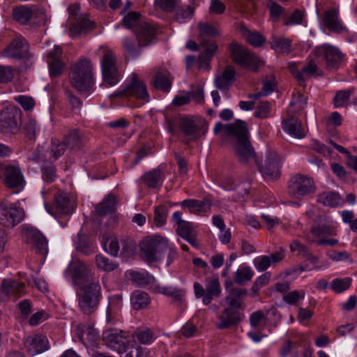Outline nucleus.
<instances>
[{
    "mask_svg": "<svg viewBox=\"0 0 357 357\" xmlns=\"http://www.w3.org/2000/svg\"><path fill=\"white\" fill-rule=\"evenodd\" d=\"M96 264L98 268L105 272L112 271L118 267L116 263L113 262L102 255H96Z\"/></svg>",
    "mask_w": 357,
    "mask_h": 357,
    "instance_id": "nucleus-51",
    "label": "nucleus"
},
{
    "mask_svg": "<svg viewBox=\"0 0 357 357\" xmlns=\"http://www.w3.org/2000/svg\"><path fill=\"white\" fill-rule=\"evenodd\" d=\"M116 209V198L112 195H107L105 199L96 206V212L104 215L113 213Z\"/></svg>",
    "mask_w": 357,
    "mask_h": 357,
    "instance_id": "nucleus-41",
    "label": "nucleus"
},
{
    "mask_svg": "<svg viewBox=\"0 0 357 357\" xmlns=\"http://www.w3.org/2000/svg\"><path fill=\"white\" fill-rule=\"evenodd\" d=\"M62 50L59 47H55L47 54V63L50 75L51 77H56L61 75L64 64L61 60Z\"/></svg>",
    "mask_w": 357,
    "mask_h": 357,
    "instance_id": "nucleus-24",
    "label": "nucleus"
},
{
    "mask_svg": "<svg viewBox=\"0 0 357 357\" xmlns=\"http://www.w3.org/2000/svg\"><path fill=\"white\" fill-rule=\"evenodd\" d=\"M259 172L264 179L274 181L278 179L281 174V160L279 155L273 151H268L265 159L256 163Z\"/></svg>",
    "mask_w": 357,
    "mask_h": 357,
    "instance_id": "nucleus-13",
    "label": "nucleus"
},
{
    "mask_svg": "<svg viewBox=\"0 0 357 357\" xmlns=\"http://www.w3.org/2000/svg\"><path fill=\"white\" fill-rule=\"evenodd\" d=\"M25 284L17 280L4 279L0 286V301H8L10 298L15 299L24 294Z\"/></svg>",
    "mask_w": 357,
    "mask_h": 357,
    "instance_id": "nucleus-19",
    "label": "nucleus"
},
{
    "mask_svg": "<svg viewBox=\"0 0 357 357\" xmlns=\"http://www.w3.org/2000/svg\"><path fill=\"white\" fill-rule=\"evenodd\" d=\"M271 259L270 257H268V256L261 255L254 259L253 264L257 271L263 272L271 265Z\"/></svg>",
    "mask_w": 357,
    "mask_h": 357,
    "instance_id": "nucleus-64",
    "label": "nucleus"
},
{
    "mask_svg": "<svg viewBox=\"0 0 357 357\" xmlns=\"http://www.w3.org/2000/svg\"><path fill=\"white\" fill-rule=\"evenodd\" d=\"M245 125V123L241 120H238L235 123L229 125H223L222 123L219 122L215 123L213 132L216 135L223 130L227 136L234 137L235 136V133H230L229 128L231 126H234L236 128L237 127H243Z\"/></svg>",
    "mask_w": 357,
    "mask_h": 357,
    "instance_id": "nucleus-60",
    "label": "nucleus"
},
{
    "mask_svg": "<svg viewBox=\"0 0 357 357\" xmlns=\"http://www.w3.org/2000/svg\"><path fill=\"white\" fill-rule=\"evenodd\" d=\"M94 24L89 19L83 18L79 20L76 24L70 31V34L72 38H75L76 33H81L86 32L94 28Z\"/></svg>",
    "mask_w": 357,
    "mask_h": 357,
    "instance_id": "nucleus-49",
    "label": "nucleus"
},
{
    "mask_svg": "<svg viewBox=\"0 0 357 357\" xmlns=\"http://www.w3.org/2000/svg\"><path fill=\"white\" fill-rule=\"evenodd\" d=\"M70 80L80 94L88 96L93 91L91 62L84 59L75 63L70 73Z\"/></svg>",
    "mask_w": 357,
    "mask_h": 357,
    "instance_id": "nucleus-3",
    "label": "nucleus"
},
{
    "mask_svg": "<svg viewBox=\"0 0 357 357\" xmlns=\"http://www.w3.org/2000/svg\"><path fill=\"white\" fill-rule=\"evenodd\" d=\"M167 130L171 134H174L175 127L178 126L180 131L185 137L183 139L186 144L190 142L197 140L204 134L207 129V125H199L192 118L187 116H182L178 119L171 120L167 119Z\"/></svg>",
    "mask_w": 357,
    "mask_h": 357,
    "instance_id": "nucleus-5",
    "label": "nucleus"
},
{
    "mask_svg": "<svg viewBox=\"0 0 357 357\" xmlns=\"http://www.w3.org/2000/svg\"><path fill=\"white\" fill-rule=\"evenodd\" d=\"M229 52L233 61L244 68L256 72L264 66V62L254 53L237 43L230 45Z\"/></svg>",
    "mask_w": 357,
    "mask_h": 357,
    "instance_id": "nucleus-10",
    "label": "nucleus"
},
{
    "mask_svg": "<svg viewBox=\"0 0 357 357\" xmlns=\"http://www.w3.org/2000/svg\"><path fill=\"white\" fill-rule=\"evenodd\" d=\"M235 75L234 68L231 66H227L220 75L215 77L214 79L215 86L221 91L229 89L235 81Z\"/></svg>",
    "mask_w": 357,
    "mask_h": 357,
    "instance_id": "nucleus-27",
    "label": "nucleus"
},
{
    "mask_svg": "<svg viewBox=\"0 0 357 357\" xmlns=\"http://www.w3.org/2000/svg\"><path fill=\"white\" fill-rule=\"evenodd\" d=\"M323 24L331 32L337 34H348V29L340 18L338 9L331 8L326 10L322 17Z\"/></svg>",
    "mask_w": 357,
    "mask_h": 357,
    "instance_id": "nucleus-18",
    "label": "nucleus"
},
{
    "mask_svg": "<svg viewBox=\"0 0 357 357\" xmlns=\"http://www.w3.org/2000/svg\"><path fill=\"white\" fill-rule=\"evenodd\" d=\"M305 19V10L296 8L291 13H285L282 17V22L285 26H296L303 24Z\"/></svg>",
    "mask_w": 357,
    "mask_h": 357,
    "instance_id": "nucleus-36",
    "label": "nucleus"
},
{
    "mask_svg": "<svg viewBox=\"0 0 357 357\" xmlns=\"http://www.w3.org/2000/svg\"><path fill=\"white\" fill-rule=\"evenodd\" d=\"M143 180L145 184L151 188H160L162 185L163 179L162 178L161 171L153 169L143 176Z\"/></svg>",
    "mask_w": 357,
    "mask_h": 357,
    "instance_id": "nucleus-44",
    "label": "nucleus"
},
{
    "mask_svg": "<svg viewBox=\"0 0 357 357\" xmlns=\"http://www.w3.org/2000/svg\"><path fill=\"white\" fill-rule=\"evenodd\" d=\"M100 300V286L97 281H91L82 288L78 296L79 307L85 314L93 313Z\"/></svg>",
    "mask_w": 357,
    "mask_h": 357,
    "instance_id": "nucleus-9",
    "label": "nucleus"
},
{
    "mask_svg": "<svg viewBox=\"0 0 357 357\" xmlns=\"http://www.w3.org/2000/svg\"><path fill=\"white\" fill-rule=\"evenodd\" d=\"M140 14L137 12L128 13L123 19V24L128 29H136L143 22L140 20Z\"/></svg>",
    "mask_w": 357,
    "mask_h": 357,
    "instance_id": "nucleus-55",
    "label": "nucleus"
},
{
    "mask_svg": "<svg viewBox=\"0 0 357 357\" xmlns=\"http://www.w3.org/2000/svg\"><path fill=\"white\" fill-rule=\"evenodd\" d=\"M307 105V98L303 94L299 93L294 94L289 103L291 107H294V112H300L303 110Z\"/></svg>",
    "mask_w": 357,
    "mask_h": 357,
    "instance_id": "nucleus-61",
    "label": "nucleus"
},
{
    "mask_svg": "<svg viewBox=\"0 0 357 357\" xmlns=\"http://www.w3.org/2000/svg\"><path fill=\"white\" fill-rule=\"evenodd\" d=\"M202 45L204 50L199 54V61L201 64L208 65L217 51L218 46L214 42L206 41L204 38L202 39Z\"/></svg>",
    "mask_w": 357,
    "mask_h": 357,
    "instance_id": "nucleus-39",
    "label": "nucleus"
},
{
    "mask_svg": "<svg viewBox=\"0 0 357 357\" xmlns=\"http://www.w3.org/2000/svg\"><path fill=\"white\" fill-rule=\"evenodd\" d=\"M130 280L138 285L144 286L153 282L154 277L146 271L130 270L128 271Z\"/></svg>",
    "mask_w": 357,
    "mask_h": 357,
    "instance_id": "nucleus-43",
    "label": "nucleus"
},
{
    "mask_svg": "<svg viewBox=\"0 0 357 357\" xmlns=\"http://www.w3.org/2000/svg\"><path fill=\"white\" fill-rule=\"evenodd\" d=\"M155 338V333L149 328L139 329L132 335L133 342L141 344H151Z\"/></svg>",
    "mask_w": 357,
    "mask_h": 357,
    "instance_id": "nucleus-38",
    "label": "nucleus"
},
{
    "mask_svg": "<svg viewBox=\"0 0 357 357\" xmlns=\"http://www.w3.org/2000/svg\"><path fill=\"white\" fill-rule=\"evenodd\" d=\"M121 250L120 256L123 257H129L132 256L136 250V243L132 238H126L121 242Z\"/></svg>",
    "mask_w": 357,
    "mask_h": 357,
    "instance_id": "nucleus-57",
    "label": "nucleus"
},
{
    "mask_svg": "<svg viewBox=\"0 0 357 357\" xmlns=\"http://www.w3.org/2000/svg\"><path fill=\"white\" fill-rule=\"evenodd\" d=\"M230 133H235L233 137V148L238 160L244 165L258 162V158L248 137L246 124L243 127L229 128Z\"/></svg>",
    "mask_w": 357,
    "mask_h": 357,
    "instance_id": "nucleus-2",
    "label": "nucleus"
},
{
    "mask_svg": "<svg viewBox=\"0 0 357 357\" xmlns=\"http://www.w3.org/2000/svg\"><path fill=\"white\" fill-rule=\"evenodd\" d=\"M54 207L61 213H68L70 211L68 197L66 195H57L55 197Z\"/></svg>",
    "mask_w": 357,
    "mask_h": 357,
    "instance_id": "nucleus-59",
    "label": "nucleus"
},
{
    "mask_svg": "<svg viewBox=\"0 0 357 357\" xmlns=\"http://www.w3.org/2000/svg\"><path fill=\"white\" fill-rule=\"evenodd\" d=\"M254 275L251 268L247 265H241L234 273V281L236 284H243L250 281Z\"/></svg>",
    "mask_w": 357,
    "mask_h": 357,
    "instance_id": "nucleus-42",
    "label": "nucleus"
},
{
    "mask_svg": "<svg viewBox=\"0 0 357 357\" xmlns=\"http://www.w3.org/2000/svg\"><path fill=\"white\" fill-rule=\"evenodd\" d=\"M351 278H335L330 284L331 289L337 294H340L348 289L351 284Z\"/></svg>",
    "mask_w": 357,
    "mask_h": 357,
    "instance_id": "nucleus-52",
    "label": "nucleus"
},
{
    "mask_svg": "<svg viewBox=\"0 0 357 357\" xmlns=\"http://www.w3.org/2000/svg\"><path fill=\"white\" fill-rule=\"evenodd\" d=\"M169 247V240L160 235L154 234L144 237L139 243V255L149 264L160 262Z\"/></svg>",
    "mask_w": 357,
    "mask_h": 357,
    "instance_id": "nucleus-4",
    "label": "nucleus"
},
{
    "mask_svg": "<svg viewBox=\"0 0 357 357\" xmlns=\"http://www.w3.org/2000/svg\"><path fill=\"white\" fill-rule=\"evenodd\" d=\"M123 306V298L121 294H114L109 297L107 309V321L114 324L119 319Z\"/></svg>",
    "mask_w": 357,
    "mask_h": 357,
    "instance_id": "nucleus-25",
    "label": "nucleus"
},
{
    "mask_svg": "<svg viewBox=\"0 0 357 357\" xmlns=\"http://www.w3.org/2000/svg\"><path fill=\"white\" fill-rule=\"evenodd\" d=\"M24 218V210L19 203L0 202V225L13 228L22 222Z\"/></svg>",
    "mask_w": 357,
    "mask_h": 357,
    "instance_id": "nucleus-12",
    "label": "nucleus"
},
{
    "mask_svg": "<svg viewBox=\"0 0 357 357\" xmlns=\"http://www.w3.org/2000/svg\"><path fill=\"white\" fill-rule=\"evenodd\" d=\"M317 202L325 206L337 207L342 202L338 193L332 191H325L320 193Z\"/></svg>",
    "mask_w": 357,
    "mask_h": 357,
    "instance_id": "nucleus-37",
    "label": "nucleus"
},
{
    "mask_svg": "<svg viewBox=\"0 0 357 357\" xmlns=\"http://www.w3.org/2000/svg\"><path fill=\"white\" fill-rule=\"evenodd\" d=\"M153 291L155 294H163L166 296L172 298L175 301L183 302L185 297V291L172 286L155 285Z\"/></svg>",
    "mask_w": 357,
    "mask_h": 357,
    "instance_id": "nucleus-32",
    "label": "nucleus"
},
{
    "mask_svg": "<svg viewBox=\"0 0 357 357\" xmlns=\"http://www.w3.org/2000/svg\"><path fill=\"white\" fill-rule=\"evenodd\" d=\"M40 126L35 119L29 117L24 122V130L27 137L30 139L36 137L37 132L40 131Z\"/></svg>",
    "mask_w": 357,
    "mask_h": 357,
    "instance_id": "nucleus-56",
    "label": "nucleus"
},
{
    "mask_svg": "<svg viewBox=\"0 0 357 357\" xmlns=\"http://www.w3.org/2000/svg\"><path fill=\"white\" fill-rule=\"evenodd\" d=\"M181 207L187 208L190 213L200 215L206 213L211 209V202L208 199L202 200L189 199H185L180 203Z\"/></svg>",
    "mask_w": 357,
    "mask_h": 357,
    "instance_id": "nucleus-26",
    "label": "nucleus"
},
{
    "mask_svg": "<svg viewBox=\"0 0 357 357\" xmlns=\"http://www.w3.org/2000/svg\"><path fill=\"white\" fill-rule=\"evenodd\" d=\"M199 37L201 43H202V39L204 38L206 41H209L206 37H214L218 35V30L211 24L207 23H199Z\"/></svg>",
    "mask_w": 357,
    "mask_h": 357,
    "instance_id": "nucleus-58",
    "label": "nucleus"
},
{
    "mask_svg": "<svg viewBox=\"0 0 357 357\" xmlns=\"http://www.w3.org/2000/svg\"><path fill=\"white\" fill-rule=\"evenodd\" d=\"M217 327L220 329L227 328L241 321L240 312L231 308L226 307L219 315Z\"/></svg>",
    "mask_w": 357,
    "mask_h": 357,
    "instance_id": "nucleus-30",
    "label": "nucleus"
},
{
    "mask_svg": "<svg viewBox=\"0 0 357 357\" xmlns=\"http://www.w3.org/2000/svg\"><path fill=\"white\" fill-rule=\"evenodd\" d=\"M354 89L350 88L347 90H341L337 91L334 98L333 103L335 107H343L348 105L351 94H353Z\"/></svg>",
    "mask_w": 357,
    "mask_h": 357,
    "instance_id": "nucleus-45",
    "label": "nucleus"
},
{
    "mask_svg": "<svg viewBox=\"0 0 357 357\" xmlns=\"http://www.w3.org/2000/svg\"><path fill=\"white\" fill-rule=\"evenodd\" d=\"M247 295L245 289L242 288H234L230 291L228 296L225 298V301L228 305V308L238 310L243 303L242 298Z\"/></svg>",
    "mask_w": 357,
    "mask_h": 357,
    "instance_id": "nucleus-34",
    "label": "nucleus"
},
{
    "mask_svg": "<svg viewBox=\"0 0 357 357\" xmlns=\"http://www.w3.org/2000/svg\"><path fill=\"white\" fill-rule=\"evenodd\" d=\"M102 248L106 252L114 257H117L120 252V245L114 236L107 238L105 241L102 242Z\"/></svg>",
    "mask_w": 357,
    "mask_h": 357,
    "instance_id": "nucleus-53",
    "label": "nucleus"
},
{
    "mask_svg": "<svg viewBox=\"0 0 357 357\" xmlns=\"http://www.w3.org/2000/svg\"><path fill=\"white\" fill-rule=\"evenodd\" d=\"M288 68L291 75L300 84H304L307 78L321 76V70L313 60H310L305 64L302 63L291 62Z\"/></svg>",
    "mask_w": 357,
    "mask_h": 357,
    "instance_id": "nucleus-15",
    "label": "nucleus"
},
{
    "mask_svg": "<svg viewBox=\"0 0 357 357\" xmlns=\"http://www.w3.org/2000/svg\"><path fill=\"white\" fill-rule=\"evenodd\" d=\"M172 222L174 227H176L177 235L188 242L192 247L199 248L197 241V231L192 222L184 220L181 211H176L172 214Z\"/></svg>",
    "mask_w": 357,
    "mask_h": 357,
    "instance_id": "nucleus-14",
    "label": "nucleus"
},
{
    "mask_svg": "<svg viewBox=\"0 0 357 357\" xmlns=\"http://www.w3.org/2000/svg\"><path fill=\"white\" fill-rule=\"evenodd\" d=\"M13 15L15 20L22 24H27L32 17V10L25 6L17 7L13 9Z\"/></svg>",
    "mask_w": 357,
    "mask_h": 357,
    "instance_id": "nucleus-47",
    "label": "nucleus"
},
{
    "mask_svg": "<svg viewBox=\"0 0 357 357\" xmlns=\"http://www.w3.org/2000/svg\"><path fill=\"white\" fill-rule=\"evenodd\" d=\"M167 210L164 206H157L154 210V222L156 226L161 227L166 222Z\"/></svg>",
    "mask_w": 357,
    "mask_h": 357,
    "instance_id": "nucleus-63",
    "label": "nucleus"
},
{
    "mask_svg": "<svg viewBox=\"0 0 357 357\" xmlns=\"http://www.w3.org/2000/svg\"><path fill=\"white\" fill-rule=\"evenodd\" d=\"M29 44L26 40L22 36L16 37L10 44L5 49L4 53L6 56L15 59L29 58Z\"/></svg>",
    "mask_w": 357,
    "mask_h": 357,
    "instance_id": "nucleus-21",
    "label": "nucleus"
},
{
    "mask_svg": "<svg viewBox=\"0 0 357 357\" xmlns=\"http://www.w3.org/2000/svg\"><path fill=\"white\" fill-rule=\"evenodd\" d=\"M102 340L109 348L119 354L123 353L126 347V344L129 342L123 331L117 328L105 331L102 333Z\"/></svg>",
    "mask_w": 357,
    "mask_h": 357,
    "instance_id": "nucleus-17",
    "label": "nucleus"
},
{
    "mask_svg": "<svg viewBox=\"0 0 357 357\" xmlns=\"http://www.w3.org/2000/svg\"><path fill=\"white\" fill-rule=\"evenodd\" d=\"M176 13L174 20L179 23H184L188 20L190 19L194 13V8L190 5H183L176 7Z\"/></svg>",
    "mask_w": 357,
    "mask_h": 357,
    "instance_id": "nucleus-46",
    "label": "nucleus"
},
{
    "mask_svg": "<svg viewBox=\"0 0 357 357\" xmlns=\"http://www.w3.org/2000/svg\"><path fill=\"white\" fill-rule=\"evenodd\" d=\"M22 234L26 241L33 246L37 254L42 256L47 254V241L38 229L31 226H24Z\"/></svg>",
    "mask_w": 357,
    "mask_h": 357,
    "instance_id": "nucleus-16",
    "label": "nucleus"
},
{
    "mask_svg": "<svg viewBox=\"0 0 357 357\" xmlns=\"http://www.w3.org/2000/svg\"><path fill=\"white\" fill-rule=\"evenodd\" d=\"M172 80L169 71L167 70H160L156 72L153 80L155 88L165 92H168L172 87Z\"/></svg>",
    "mask_w": 357,
    "mask_h": 357,
    "instance_id": "nucleus-33",
    "label": "nucleus"
},
{
    "mask_svg": "<svg viewBox=\"0 0 357 357\" xmlns=\"http://www.w3.org/2000/svg\"><path fill=\"white\" fill-rule=\"evenodd\" d=\"M24 345L29 355L33 356L49 349L47 337L42 335H34L26 338Z\"/></svg>",
    "mask_w": 357,
    "mask_h": 357,
    "instance_id": "nucleus-23",
    "label": "nucleus"
},
{
    "mask_svg": "<svg viewBox=\"0 0 357 357\" xmlns=\"http://www.w3.org/2000/svg\"><path fill=\"white\" fill-rule=\"evenodd\" d=\"M42 178L45 183H52L56 177L54 165L50 162H45L41 167Z\"/></svg>",
    "mask_w": 357,
    "mask_h": 357,
    "instance_id": "nucleus-48",
    "label": "nucleus"
},
{
    "mask_svg": "<svg viewBox=\"0 0 357 357\" xmlns=\"http://www.w3.org/2000/svg\"><path fill=\"white\" fill-rule=\"evenodd\" d=\"M205 296L202 299L204 305H208L221 294L220 284L218 278L207 280L206 284Z\"/></svg>",
    "mask_w": 357,
    "mask_h": 357,
    "instance_id": "nucleus-31",
    "label": "nucleus"
},
{
    "mask_svg": "<svg viewBox=\"0 0 357 357\" xmlns=\"http://www.w3.org/2000/svg\"><path fill=\"white\" fill-rule=\"evenodd\" d=\"M20 115V112L17 108L7 109L0 113V131L8 133L16 130Z\"/></svg>",
    "mask_w": 357,
    "mask_h": 357,
    "instance_id": "nucleus-20",
    "label": "nucleus"
},
{
    "mask_svg": "<svg viewBox=\"0 0 357 357\" xmlns=\"http://www.w3.org/2000/svg\"><path fill=\"white\" fill-rule=\"evenodd\" d=\"M98 55L104 82L109 86L117 84L122 78V73L118 68L115 54L108 47H101Z\"/></svg>",
    "mask_w": 357,
    "mask_h": 357,
    "instance_id": "nucleus-6",
    "label": "nucleus"
},
{
    "mask_svg": "<svg viewBox=\"0 0 357 357\" xmlns=\"http://www.w3.org/2000/svg\"><path fill=\"white\" fill-rule=\"evenodd\" d=\"M0 179L5 187L20 192L26 185V180L19 165H7L0 169Z\"/></svg>",
    "mask_w": 357,
    "mask_h": 357,
    "instance_id": "nucleus-11",
    "label": "nucleus"
},
{
    "mask_svg": "<svg viewBox=\"0 0 357 357\" xmlns=\"http://www.w3.org/2000/svg\"><path fill=\"white\" fill-rule=\"evenodd\" d=\"M150 301L151 298L149 294L140 290L134 291L130 296L132 307L136 310L146 307Z\"/></svg>",
    "mask_w": 357,
    "mask_h": 357,
    "instance_id": "nucleus-40",
    "label": "nucleus"
},
{
    "mask_svg": "<svg viewBox=\"0 0 357 357\" xmlns=\"http://www.w3.org/2000/svg\"><path fill=\"white\" fill-rule=\"evenodd\" d=\"M317 186L314 179L305 174H297L290 178L287 184V192L296 199H302L315 193Z\"/></svg>",
    "mask_w": 357,
    "mask_h": 357,
    "instance_id": "nucleus-8",
    "label": "nucleus"
},
{
    "mask_svg": "<svg viewBox=\"0 0 357 357\" xmlns=\"http://www.w3.org/2000/svg\"><path fill=\"white\" fill-rule=\"evenodd\" d=\"M291 41L283 37L272 36L270 40L271 47L278 54H288L291 52Z\"/></svg>",
    "mask_w": 357,
    "mask_h": 357,
    "instance_id": "nucleus-35",
    "label": "nucleus"
},
{
    "mask_svg": "<svg viewBox=\"0 0 357 357\" xmlns=\"http://www.w3.org/2000/svg\"><path fill=\"white\" fill-rule=\"evenodd\" d=\"M81 136L78 129H71L64 138V142L70 149L78 148L80 145Z\"/></svg>",
    "mask_w": 357,
    "mask_h": 357,
    "instance_id": "nucleus-54",
    "label": "nucleus"
},
{
    "mask_svg": "<svg viewBox=\"0 0 357 357\" xmlns=\"http://www.w3.org/2000/svg\"><path fill=\"white\" fill-rule=\"evenodd\" d=\"M305 215L314 222L310 231L305 235L307 242L324 246H333L338 243L337 239L326 238L328 236H336L337 231L334 227L324 223L326 219L324 216L315 215L313 209L307 211Z\"/></svg>",
    "mask_w": 357,
    "mask_h": 357,
    "instance_id": "nucleus-1",
    "label": "nucleus"
},
{
    "mask_svg": "<svg viewBox=\"0 0 357 357\" xmlns=\"http://www.w3.org/2000/svg\"><path fill=\"white\" fill-rule=\"evenodd\" d=\"M305 293L303 290H295L285 294L283 301L289 305H296V303L305 298Z\"/></svg>",
    "mask_w": 357,
    "mask_h": 357,
    "instance_id": "nucleus-62",
    "label": "nucleus"
},
{
    "mask_svg": "<svg viewBox=\"0 0 357 357\" xmlns=\"http://www.w3.org/2000/svg\"><path fill=\"white\" fill-rule=\"evenodd\" d=\"M114 97L121 98H135L146 102L149 100V95L143 82L135 73L125 81L120 89L112 95Z\"/></svg>",
    "mask_w": 357,
    "mask_h": 357,
    "instance_id": "nucleus-7",
    "label": "nucleus"
},
{
    "mask_svg": "<svg viewBox=\"0 0 357 357\" xmlns=\"http://www.w3.org/2000/svg\"><path fill=\"white\" fill-rule=\"evenodd\" d=\"M314 52L316 54L320 55L323 54L325 56L327 68L330 69H336L342 59V54L340 51L328 44H324L321 46L317 47Z\"/></svg>",
    "mask_w": 357,
    "mask_h": 357,
    "instance_id": "nucleus-22",
    "label": "nucleus"
},
{
    "mask_svg": "<svg viewBox=\"0 0 357 357\" xmlns=\"http://www.w3.org/2000/svg\"><path fill=\"white\" fill-rule=\"evenodd\" d=\"M138 46L143 47L149 45L154 39L155 30L148 23L144 22L135 29Z\"/></svg>",
    "mask_w": 357,
    "mask_h": 357,
    "instance_id": "nucleus-29",
    "label": "nucleus"
},
{
    "mask_svg": "<svg viewBox=\"0 0 357 357\" xmlns=\"http://www.w3.org/2000/svg\"><path fill=\"white\" fill-rule=\"evenodd\" d=\"M282 128L291 137L301 139L305 135L301 121L294 116H289L282 122Z\"/></svg>",
    "mask_w": 357,
    "mask_h": 357,
    "instance_id": "nucleus-28",
    "label": "nucleus"
},
{
    "mask_svg": "<svg viewBox=\"0 0 357 357\" xmlns=\"http://www.w3.org/2000/svg\"><path fill=\"white\" fill-rule=\"evenodd\" d=\"M122 354H124L122 357H149L146 348L137 344L129 346V342L126 344V347Z\"/></svg>",
    "mask_w": 357,
    "mask_h": 357,
    "instance_id": "nucleus-50",
    "label": "nucleus"
}]
</instances>
